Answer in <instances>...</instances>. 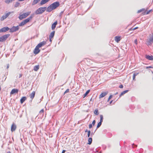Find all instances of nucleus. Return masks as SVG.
<instances>
[{
	"mask_svg": "<svg viewBox=\"0 0 153 153\" xmlns=\"http://www.w3.org/2000/svg\"><path fill=\"white\" fill-rule=\"evenodd\" d=\"M46 10V7H41L39 8L36 10L35 13L36 14H41L43 13Z\"/></svg>",
	"mask_w": 153,
	"mask_h": 153,
	"instance_id": "1",
	"label": "nucleus"
},
{
	"mask_svg": "<svg viewBox=\"0 0 153 153\" xmlns=\"http://www.w3.org/2000/svg\"><path fill=\"white\" fill-rule=\"evenodd\" d=\"M30 13L31 12L30 11H29L23 14H20L19 18L20 20H22L23 19L25 18L29 15Z\"/></svg>",
	"mask_w": 153,
	"mask_h": 153,
	"instance_id": "2",
	"label": "nucleus"
},
{
	"mask_svg": "<svg viewBox=\"0 0 153 153\" xmlns=\"http://www.w3.org/2000/svg\"><path fill=\"white\" fill-rule=\"evenodd\" d=\"M9 34L4 35L0 37V42H2L6 41L10 36Z\"/></svg>",
	"mask_w": 153,
	"mask_h": 153,
	"instance_id": "3",
	"label": "nucleus"
},
{
	"mask_svg": "<svg viewBox=\"0 0 153 153\" xmlns=\"http://www.w3.org/2000/svg\"><path fill=\"white\" fill-rule=\"evenodd\" d=\"M152 43H153V33L149 35V40L148 42L147 45H150Z\"/></svg>",
	"mask_w": 153,
	"mask_h": 153,
	"instance_id": "4",
	"label": "nucleus"
},
{
	"mask_svg": "<svg viewBox=\"0 0 153 153\" xmlns=\"http://www.w3.org/2000/svg\"><path fill=\"white\" fill-rule=\"evenodd\" d=\"M19 26H13L10 29H9L10 32L12 33L16 31L19 30Z\"/></svg>",
	"mask_w": 153,
	"mask_h": 153,
	"instance_id": "5",
	"label": "nucleus"
},
{
	"mask_svg": "<svg viewBox=\"0 0 153 153\" xmlns=\"http://www.w3.org/2000/svg\"><path fill=\"white\" fill-rule=\"evenodd\" d=\"M51 5L53 9L54 10L59 6V4L58 2H56L53 3Z\"/></svg>",
	"mask_w": 153,
	"mask_h": 153,
	"instance_id": "6",
	"label": "nucleus"
},
{
	"mask_svg": "<svg viewBox=\"0 0 153 153\" xmlns=\"http://www.w3.org/2000/svg\"><path fill=\"white\" fill-rule=\"evenodd\" d=\"M33 14H31L28 18L23 20L25 24L28 22L33 18Z\"/></svg>",
	"mask_w": 153,
	"mask_h": 153,
	"instance_id": "7",
	"label": "nucleus"
},
{
	"mask_svg": "<svg viewBox=\"0 0 153 153\" xmlns=\"http://www.w3.org/2000/svg\"><path fill=\"white\" fill-rule=\"evenodd\" d=\"M33 14H31L28 18L23 20L25 24L28 22L33 18Z\"/></svg>",
	"mask_w": 153,
	"mask_h": 153,
	"instance_id": "8",
	"label": "nucleus"
},
{
	"mask_svg": "<svg viewBox=\"0 0 153 153\" xmlns=\"http://www.w3.org/2000/svg\"><path fill=\"white\" fill-rule=\"evenodd\" d=\"M9 30V28L7 27H4L0 29V33L4 32Z\"/></svg>",
	"mask_w": 153,
	"mask_h": 153,
	"instance_id": "9",
	"label": "nucleus"
},
{
	"mask_svg": "<svg viewBox=\"0 0 153 153\" xmlns=\"http://www.w3.org/2000/svg\"><path fill=\"white\" fill-rule=\"evenodd\" d=\"M39 47H37V46H36L33 51V53L34 54H37L40 52V51L39 49Z\"/></svg>",
	"mask_w": 153,
	"mask_h": 153,
	"instance_id": "10",
	"label": "nucleus"
},
{
	"mask_svg": "<svg viewBox=\"0 0 153 153\" xmlns=\"http://www.w3.org/2000/svg\"><path fill=\"white\" fill-rule=\"evenodd\" d=\"M16 124L13 123L11 126V130L12 132H13L16 130Z\"/></svg>",
	"mask_w": 153,
	"mask_h": 153,
	"instance_id": "11",
	"label": "nucleus"
},
{
	"mask_svg": "<svg viewBox=\"0 0 153 153\" xmlns=\"http://www.w3.org/2000/svg\"><path fill=\"white\" fill-rule=\"evenodd\" d=\"M46 42L45 41H44L39 43L37 46V47L40 48L44 46L46 44Z\"/></svg>",
	"mask_w": 153,
	"mask_h": 153,
	"instance_id": "12",
	"label": "nucleus"
},
{
	"mask_svg": "<svg viewBox=\"0 0 153 153\" xmlns=\"http://www.w3.org/2000/svg\"><path fill=\"white\" fill-rule=\"evenodd\" d=\"M19 90L16 89H13L10 92V94L12 95L15 93H17L18 92Z\"/></svg>",
	"mask_w": 153,
	"mask_h": 153,
	"instance_id": "13",
	"label": "nucleus"
},
{
	"mask_svg": "<svg viewBox=\"0 0 153 153\" xmlns=\"http://www.w3.org/2000/svg\"><path fill=\"white\" fill-rule=\"evenodd\" d=\"M108 93V91L103 92L99 96V98H101L105 96Z\"/></svg>",
	"mask_w": 153,
	"mask_h": 153,
	"instance_id": "14",
	"label": "nucleus"
},
{
	"mask_svg": "<svg viewBox=\"0 0 153 153\" xmlns=\"http://www.w3.org/2000/svg\"><path fill=\"white\" fill-rule=\"evenodd\" d=\"M145 57L146 59L149 60H153V56L152 55L149 56V55H146L145 56Z\"/></svg>",
	"mask_w": 153,
	"mask_h": 153,
	"instance_id": "15",
	"label": "nucleus"
},
{
	"mask_svg": "<svg viewBox=\"0 0 153 153\" xmlns=\"http://www.w3.org/2000/svg\"><path fill=\"white\" fill-rule=\"evenodd\" d=\"M152 10H151L149 11L144 10V11L142 13V14L143 15L148 14H149L150 12H152Z\"/></svg>",
	"mask_w": 153,
	"mask_h": 153,
	"instance_id": "16",
	"label": "nucleus"
},
{
	"mask_svg": "<svg viewBox=\"0 0 153 153\" xmlns=\"http://www.w3.org/2000/svg\"><path fill=\"white\" fill-rule=\"evenodd\" d=\"M35 91H33L32 93L30 95V98L32 100L35 97Z\"/></svg>",
	"mask_w": 153,
	"mask_h": 153,
	"instance_id": "17",
	"label": "nucleus"
},
{
	"mask_svg": "<svg viewBox=\"0 0 153 153\" xmlns=\"http://www.w3.org/2000/svg\"><path fill=\"white\" fill-rule=\"evenodd\" d=\"M57 24V21H56L55 22L53 23L52 25V29L53 30L55 29V28L56 27V25Z\"/></svg>",
	"mask_w": 153,
	"mask_h": 153,
	"instance_id": "18",
	"label": "nucleus"
},
{
	"mask_svg": "<svg viewBox=\"0 0 153 153\" xmlns=\"http://www.w3.org/2000/svg\"><path fill=\"white\" fill-rule=\"evenodd\" d=\"M120 36H116L115 37V40L117 42H118L120 40Z\"/></svg>",
	"mask_w": 153,
	"mask_h": 153,
	"instance_id": "19",
	"label": "nucleus"
},
{
	"mask_svg": "<svg viewBox=\"0 0 153 153\" xmlns=\"http://www.w3.org/2000/svg\"><path fill=\"white\" fill-rule=\"evenodd\" d=\"M49 0H42L40 3V5H42L44 4L49 1Z\"/></svg>",
	"mask_w": 153,
	"mask_h": 153,
	"instance_id": "20",
	"label": "nucleus"
},
{
	"mask_svg": "<svg viewBox=\"0 0 153 153\" xmlns=\"http://www.w3.org/2000/svg\"><path fill=\"white\" fill-rule=\"evenodd\" d=\"M27 98L26 97H22L20 99V102L21 104L23 103L26 100Z\"/></svg>",
	"mask_w": 153,
	"mask_h": 153,
	"instance_id": "21",
	"label": "nucleus"
},
{
	"mask_svg": "<svg viewBox=\"0 0 153 153\" xmlns=\"http://www.w3.org/2000/svg\"><path fill=\"white\" fill-rule=\"evenodd\" d=\"M53 10V8L51 6V5L48 6L47 9V11L48 12H51L52 10Z\"/></svg>",
	"mask_w": 153,
	"mask_h": 153,
	"instance_id": "22",
	"label": "nucleus"
},
{
	"mask_svg": "<svg viewBox=\"0 0 153 153\" xmlns=\"http://www.w3.org/2000/svg\"><path fill=\"white\" fill-rule=\"evenodd\" d=\"M55 33V31H54L50 33V34L49 35V38H53L54 35Z\"/></svg>",
	"mask_w": 153,
	"mask_h": 153,
	"instance_id": "23",
	"label": "nucleus"
},
{
	"mask_svg": "<svg viewBox=\"0 0 153 153\" xmlns=\"http://www.w3.org/2000/svg\"><path fill=\"white\" fill-rule=\"evenodd\" d=\"M39 68V65H36L34 67L33 69L35 71H37Z\"/></svg>",
	"mask_w": 153,
	"mask_h": 153,
	"instance_id": "24",
	"label": "nucleus"
},
{
	"mask_svg": "<svg viewBox=\"0 0 153 153\" xmlns=\"http://www.w3.org/2000/svg\"><path fill=\"white\" fill-rule=\"evenodd\" d=\"M40 0H34L33 1L32 5H34L36 4L38 2H39Z\"/></svg>",
	"mask_w": 153,
	"mask_h": 153,
	"instance_id": "25",
	"label": "nucleus"
},
{
	"mask_svg": "<svg viewBox=\"0 0 153 153\" xmlns=\"http://www.w3.org/2000/svg\"><path fill=\"white\" fill-rule=\"evenodd\" d=\"M14 0H5V2L7 4H9L10 3H11Z\"/></svg>",
	"mask_w": 153,
	"mask_h": 153,
	"instance_id": "26",
	"label": "nucleus"
},
{
	"mask_svg": "<svg viewBox=\"0 0 153 153\" xmlns=\"http://www.w3.org/2000/svg\"><path fill=\"white\" fill-rule=\"evenodd\" d=\"M92 138L91 137H90L88 139V144L90 145L91 144L92 142Z\"/></svg>",
	"mask_w": 153,
	"mask_h": 153,
	"instance_id": "27",
	"label": "nucleus"
},
{
	"mask_svg": "<svg viewBox=\"0 0 153 153\" xmlns=\"http://www.w3.org/2000/svg\"><path fill=\"white\" fill-rule=\"evenodd\" d=\"M128 91V90H126L125 91H123L121 94H120V97H121L122 96L125 94V93H126Z\"/></svg>",
	"mask_w": 153,
	"mask_h": 153,
	"instance_id": "28",
	"label": "nucleus"
},
{
	"mask_svg": "<svg viewBox=\"0 0 153 153\" xmlns=\"http://www.w3.org/2000/svg\"><path fill=\"white\" fill-rule=\"evenodd\" d=\"M6 18L5 17L4 15H3L0 18V20L1 21H3L4 19H6Z\"/></svg>",
	"mask_w": 153,
	"mask_h": 153,
	"instance_id": "29",
	"label": "nucleus"
},
{
	"mask_svg": "<svg viewBox=\"0 0 153 153\" xmlns=\"http://www.w3.org/2000/svg\"><path fill=\"white\" fill-rule=\"evenodd\" d=\"M138 74H139V73H137L136 74L134 73L133 74V80H135V78L136 76H137Z\"/></svg>",
	"mask_w": 153,
	"mask_h": 153,
	"instance_id": "30",
	"label": "nucleus"
},
{
	"mask_svg": "<svg viewBox=\"0 0 153 153\" xmlns=\"http://www.w3.org/2000/svg\"><path fill=\"white\" fill-rule=\"evenodd\" d=\"M144 10H145L144 9H140V10H138V11L137 12V13H141L142 12H144Z\"/></svg>",
	"mask_w": 153,
	"mask_h": 153,
	"instance_id": "31",
	"label": "nucleus"
},
{
	"mask_svg": "<svg viewBox=\"0 0 153 153\" xmlns=\"http://www.w3.org/2000/svg\"><path fill=\"white\" fill-rule=\"evenodd\" d=\"M25 24L24 21H23L22 22H21V23L19 25V26H22L24 25Z\"/></svg>",
	"mask_w": 153,
	"mask_h": 153,
	"instance_id": "32",
	"label": "nucleus"
},
{
	"mask_svg": "<svg viewBox=\"0 0 153 153\" xmlns=\"http://www.w3.org/2000/svg\"><path fill=\"white\" fill-rule=\"evenodd\" d=\"M90 91V90H88L86 91L85 93L84 94V97H85L89 93Z\"/></svg>",
	"mask_w": 153,
	"mask_h": 153,
	"instance_id": "33",
	"label": "nucleus"
},
{
	"mask_svg": "<svg viewBox=\"0 0 153 153\" xmlns=\"http://www.w3.org/2000/svg\"><path fill=\"white\" fill-rule=\"evenodd\" d=\"M87 61L88 62V65L90 66V65H92V63H91L90 62H91V60L90 59H88L87 60Z\"/></svg>",
	"mask_w": 153,
	"mask_h": 153,
	"instance_id": "34",
	"label": "nucleus"
},
{
	"mask_svg": "<svg viewBox=\"0 0 153 153\" xmlns=\"http://www.w3.org/2000/svg\"><path fill=\"white\" fill-rule=\"evenodd\" d=\"M103 116L102 115H100V122H101L102 123L103 121Z\"/></svg>",
	"mask_w": 153,
	"mask_h": 153,
	"instance_id": "35",
	"label": "nucleus"
},
{
	"mask_svg": "<svg viewBox=\"0 0 153 153\" xmlns=\"http://www.w3.org/2000/svg\"><path fill=\"white\" fill-rule=\"evenodd\" d=\"M11 13V12H9L8 13H6L4 16L7 18L10 14Z\"/></svg>",
	"mask_w": 153,
	"mask_h": 153,
	"instance_id": "36",
	"label": "nucleus"
},
{
	"mask_svg": "<svg viewBox=\"0 0 153 153\" xmlns=\"http://www.w3.org/2000/svg\"><path fill=\"white\" fill-rule=\"evenodd\" d=\"M101 124L102 123H101V122H99V123H98L97 124V128H99Z\"/></svg>",
	"mask_w": 153,
	"mask_h": 153,
	"instance_id": "37",
	"label": "nucleus"
},
{
	"mask_svg": "<svg viewBox=\"0 0 153 153\" xmlns=\"http://www.w3.org/2000/svg\"><path fill=\"white\" fill-rule=\"evenodd\" d=\"M94 113L97 115H98V110L97 109L95 110L94 111Z\"/></svg>",
	"mask_w": 153,
	"mask_h": 153,
	"instance_id": "38",
	"label": "nucleus"
},
{
	"mask_svg": "<svg viewBox=\"0 0 153 153\" xmlns=\"http://www.w3.org/2000/svg\"><path fill=\"white\" fill-rule=\"evenodd\" d=\"M90 133H91V132H90V131H88V137H89V136H90Z\"/></svg>",
	"mask_w": 153,
	"mask_h": 153,
	"instance_id": "39",
	"label": "nucleus"
},
{
	"mask_svg": "<svg viewBox=\"0 0 153 153\" xmlns=\"http://www.w3.org/2000/svg\"><path fill=\"white\" fill-rule=\"evenodd\" d=\"M138 28V27H135L134 28H130V30H134L137 29Z\"/></svg>",
	"mask_w": 153,
	"mask_h": 153,
	"instance_id": "40",
	"label": "nucleus"
},
{
	"mask_svg": "<svg viewBox=\"0 0 153 153\" xmlns=\"http://www.w3.org/2000/svg\"><path fill=\"white\" fill-rule=\"evenodd\" d=\"M112 97V95H110L109 96V98H108V101H109V100H110L111 99V98Z\"/></svg>",
	"mask_w": 153,
	"mask_h": 153,
	"instance_id": "41",
	"label": "nucleus"
},
{
	"mask_svg": "<svg viewBox=\"0 0 153 153\" xmlns=\"http://www.w3.org/2000/svg\"><path fill=\"white\" fill-rule=\"evenodd\" d=\"M69 89H67L65 92L64 94H65L66 93H68L69 92Z\"/></svg>",
	"mask_w": 153,
	"mask_h": 153,
	"instance_id": "42",
	"label": "nucleus"
},
{
	"mask_svg": "<svg viewBox=\"0 0 153 153\" xmlns=\"http://www.w3.org/2000/svg\"><path fill=\"white\" fill-rule=\"evenodd\" d=\"M96 123V121L95 120H94L92 122V124L93 125V126H94Z\"/></svg>",
	"mask_w": 153,
	"mask_h": 153,
	"instance_id": "43",
	"label": "nucleus"
},
{
	"mask_svg": "<svg viewBox=\"0 0 153 153\" xmlns=\"http://www.w3.org/2000/svg\"><path fill=\"white\" fill-rule=\"evenodd\" d=\"M89 127L90 128H91L92 127V124H90L89 126Z\"/></svg>",
	"mask_w": 153,
	"mask_h": 153,
	"instance_id": "44",
	"label": "nucleus"
},
{
	"mask_svg": "<svg viewBox=\"0 0 153 153\" xmlns=\"http://www.w3.org/2000/svg\"><path fill=\"white\" fill-rule=\"evenodd\" d=\"M44 110L43 109H42L39 112V113H43L44 112Z\"/></svg>",
	"mask_w": 153,
	"mask_h": 153,
	"instance_id": "45",
	"label": "nucleus"
},
{
	"mask_svg": "<svg viewBox=\"0 0 153 153\" xmlns=\"http://www.w3.org/2000/svg\"><path fill=\"white\" fill-rule=\"evenodd\" d=\"M19 4V3L18 2H17L16 4V7L18 6Z\"/></svg>",
	"mask_w": 153,
	"mask_h": 153,
	"instance_id": "46",
	"label": "nucleus"
},
{
	"mask_svg": "<svg viewBox=\"0 0 153 153\" xmlns=\"http://www.w3.org/2000/svg\"><path fill=\"white\" fill-rule=\"evenodd\" d=\"M134 43H135L136 45H137V39H136L134 40Z\"/></svg>",
	"mask_w": 153,
	"mask_h": 153,
	"instance_id": "47",
	"label": "nucleus"
},
{
	"mask_svg": "<svg viewBox=\"0 0 153 153\" xmlns=\"http://www.w3.org/2000/svg\"><path fill=\"white\" fill-rule=\"evenodd\" d=\"M119 87L120 88H123V85H120L119 86Z\"/></svg>",
	"mask_w": 153,
	"mask_h": 153,
	"instance_id": "48",
	"label": "nucleus"
},
{
	"mask_svg": "<svg viewBox=\"0 0 153 153\" xmlns=\"http://www.w3.org/2000/svg\"><path fill=\"white\" fill-rule=\"evenodd\" d=\"M22 75L21 74H19V77L20 78L22 76Z\"/></svg>",
	"mask_w": 153,
	"mask_h": 153,
	"instance_id": "49",
	"label": "nucleus"
},
{
	"mask_svg": "<svg viewBox=\"0 0 153 153\" xmlns=\"http://www.w3.org/2000/svg\"><path fill=\"white\" fill-rule=\"evenodd\" d=\"M52 39V38H49V40L50 42H51L52 41V40L51 39Z\"/></svg>",
	"mask_w": 153,
	"mask_h": 153,
	"instance_id": "50",
	"label": "nucleus"
},
{
	"mask_svg": "<svg viewBox=\"0 0 153 153\" xmlns=\"http://www.w3.org/2000/svg\"><path fill=\"white\" fill-rule=\"evenodd\" d=\"M65 150H63L62 151V153H65Z\"/></svg>",
	"mask_w": 153,
	"mask_h": 153,
	"instance_id": "51",
	"label": "nucleus"
},
{
	"mask_svg": "<svg viewBox=\"0 0 153 153\" xmlns=\"http://www.w3.org/2000/svg\"><path fill=\"white\" fill-rule=\"evenodd\" d=\"M88 131L87 129H86L85 131V132H88Z\"/></svg>",
	"mask_w": 153,
	"mask_h": 153,
	"instance_id": "52",
	"label": "nucleus"
},
{
	"mask_svg": "<svg viewBox=\"0 0 153 153\" xmlns=\"http://www.w3.org/2000/svg\"><path fill=\"white\" fill-rule=\"evenodd\" d=\"M7 153H11V152L10 151H9L7 152Z\"/></svg>",
	"mask_w": 153,
	"mask_h": 153,
	"instance_id": "53",
	"label": "nucleus"
},
{
	"mask_svg": "<svg viewBox=\"0 0 153 153\" xmlns=\"http://www.w3.org/2000/svg\"><path fill=\"white\" fill-rule=\"evenodd\" d=\"M112 101H111L110 102V104H111V103H112Z\"/></svg>",
	"mask_w": 153,
	"mask_h": 153,
	"instance_id": "54",
	"label": "nucleus"
},
{
	"mask_svg": "<svg viewBox=\"0 0 153 153\" xmlns=\"http://www.w3.org/2000/svg\"><path fill=\"white\" fill-rule=\"evenodd\" d=\"M1 86H0V91H1Z\"/></svg>",
	"mask_w": 153,
	"mask_h": 153,
	"instance_id": "55",
	"label": "nucleus"
},
{
	"mask_svg": "<svg viewBox=\"0 0 153 153\" xmlns=\"http://www.w3.org/2000/svg\"><path fill=\"white\" fill-rule=\"evenodd\" d=\"M9 68V65H8H8H7V68Z\"/></svg>",
	"mask_w": 153,
	"mask_h": 153,
	"instance_id": "56",
	"label": "nucleus"
},
{
	"mask_svg": "<svg viewBox=\"0 0 153 153\" xmlns=\"http://www.w3.org/2000/svg\"><path fill=\"white\" fill-rule=\"evenodd\" d=\"M149 67V68H152V67Z\"/></svg>",
	"mask_w": 153,
	"mask_h": 153,
	"instance_id": "57",
	"label": "nucleus"
}]
</instances>
